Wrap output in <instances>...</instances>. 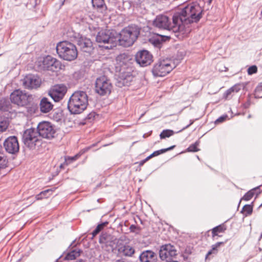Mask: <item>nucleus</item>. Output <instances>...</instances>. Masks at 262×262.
<instances>
[{"label":"nucleus","instance_id":"1","mask_svg":"<svg viewBox=\"0 0 262 262\" xmlns=\"http://www.w3.org/2000/svg\"><path fill=\"white\" fill-rule=\"evenodd\" d=\"M203 9L197 2L187 5L180 11L173 15L174 24H180L185 27V25L198 22L202 17Z\"/></svg>","mask_w":262,"mask_h":262},{"label":"nucleus","instance_id":"2","mask_svg":"<svg viewBox=\"0 0 262 262\" xmlns=\"http://www.w3.org/2000/svg\"><path fill=\"white\" fill-rule=\"evenodd\" d=\"M88 105V96L86 93L82 91H77L70 97L68 108L72 114H79L86 108Z\"/></svg>","mask_w":262,"mask_h":262},{"label":"nucleus","instance_id":"3","mask_svg":"<svg viewBox=\"0 0 262 262\" xmlns=\"http://www.w3.org/2000/svg\"><path fill=\"white\" fill-rule=\"evenodd\" d=\"M56 52L59 57L67 61L75 60L78 55L76 46L68 41H62L58 43L56 47Z\"/></svg>","mask_w":262,"mask_h":262},{"label":"nucleus","instance_id":"4","mask_svg":"<svg viewBox=\"0 0 262 262\" xmlns=\"http://www.w3.org/2000/svg\"><path fill=\"white\" fill-rule=\"evenodd\" d=\"M117 39L118 33L115 30H102L96 36V41L97 42L107 44L103 46L106 49H111L116 46Z\"/></svg>","mask_w":262,"mask_h":262},{"label":"nucleus","instance_id":"5","mask_svg":"<svg viewBox=\"0 0 262 262\" xmlns=\"http://www.w3.org/2000/svg\"><path fill=\"white\" fill-rule=\"evenodd\" d=\"M131 58L130 56L125 53L120 54L116 57V61L119 67H120V73L119 77V86H121V84L123 85H127L128 82L132 80V76L129 73L124 72V69L128 63L130 62Z\"/></svg>","mask_w":262,"mask_h":262},{"label":"nucleus","instance_id":"6","mask_svg":"<svg viewBox=\"0 0 262 262\" xmlns=\"http://www.w3.org/2000/svg\"><path fill=\"white\" fill-rule=\"evenodd\" d=\"M153 25L154 26L160 29L171 30L175 33H181L184 34L183 27L180 24H174L172 20V23H171L170 20L168 16L165 15H159L156 16V18L153 21Z\"/></svg>","mask_w":262,"mask_h":262},{"label":"nucleus","instance_id":"7","mask_svg":"<svg viewBox=\"0 0 262 262\" xmlns=\"http://www.w3.org/2000/svg\"><path fill=\"white\" fill-rule=\"evenodd\" d=\"M113 86L106 76L103 75L98 77L95 81V91L100 96H106L109 95L112 89Z\"/></svg>","mask_w":262,"mask_h":262},{"label":"nucleus","instance_id":"8","mask_svg":"<svg viewBox=\"0 0 262 262\" xmlns=\"http://www.w3.org/2000/svg\"><path fill=\"white\" fill-rule=\"evenodd\" d=\"M36 129L39 136L47 139L54 138L56 132L55 126L48 121L39 123Z\"/></svg>","mask_w":262,"mask_h":262},{"label":"nucleus","instance_id":"9","mask_svg":"<svg viewBox=\"0 0 262 262\" xmlns=\"http://www.w3.org/2000/svg\"><path fill=\"white\" fill-rule=\"evenodd\" d=\"M38 136L37 129L31 127L24 132L21 136V139L26 146L32 148L35 147L36 143L38 141Z\"/></svg>","mask_w":262,"mask_h":262},{"label":"nucleus","instance_id":"10","mask_svg":"<svg viewBox=\"0 0 262 262\" xmlns=\"http://www.w3.org/2000/svg\"><path fill=\"white\" fill-rule=\"evenodd\" d=\"M172 70V67L169 60H160L154 65L152 73L154 76L163 77L169 73Z\"/></svg>","mask_w":262,"mask_h":262},{"label":"nucleus","instance_id":"11","mask_svg":"<svg viewBox=\"0 0 262 262\" xmlns=\"http://www.w3.org/2000/svg\"><path fill=\"white\" fill-rule=\"evenodd\" d=\"M29 95L25 91L16 90L11 93L10 99L11 103L18 106H24L28 104Z\"/></svg>","mask_w":262,"mask_h":262},{"label":"nucleus","instance_id":"12","mask_svg":"<svg viewBox=\"0 0 262 262\" xmlns=\"http://www.w3.org/2000/svg\"><path fill=\"white\" fill-rule=\"evenodd\" d=\"M135 60L141 67H145L151 63L153 61V56L148 51L142 50L136 54Z\"/></svg>","mask_w":262,"mask_h":262},{"label":"nucleus","instance_id":"13","mask_svg":"<svg viewBox=\"0 0 262 262\" xmlns=\"http://www.w3.org/2000/svg\"><path fill=\"white\" fill-rule=\"evenodd\" d=\"M61 67L60 61L51 56H47L42 61V68L44 70L57 72L61 69Z\"/></svg>","mask_w":262,"mask_h":262},{"label":"nucleus","instance_id":"14","mask_svg":"<svg viewBox=\"0 0 262 262\" xmlns=\"http://www.w3.org/2000/svg\"><path fill=\"white\" fill-rule=\"evenodd\" d=\"M67 91V87L64 85L57 84L49 91L48 94L55 102H57L63 98Z\"/></svg>","mask_w":262,"mask_h":262},{"label":"nucleus","instance_id":"15","mask_svg":"<svg viewBox=\"0 0 262 262\" xmlns=\"http://www.w3.org/2000/svg\"><path fill=\"white\" fill-rule=\"evenodd\" d=\"M4 146L6 151L11 154H15L18 152L19 146L17 138L15 136H10L4 142Z\"/></svg>","mask_w":262,"mask_h":262},{"label":"nucleus","instance_id":"16","mask_svg":"<svg viewBox=\"0 0 262 262\" xmlns=\"http://www.w3.org/2000/svg\"><path fill=\"white\" fill-rule=\"evenodd\" d=\"M41 83V80L36 75H27L23 79V84L28 89H37Z\"/></svg>","mask_w":262,"mask_h":262},{"label":"nucleus","instance_id":"17","mask_svg":"<svg viewBox=\"0 0 262 262\" xmlns=\"http://www.w3.org/2000/svg\"><path fill=\"white\" fill-rule=\"evenodd\" d=\"M159 256L162 260H165L177 255V250L171 244H165L160 247Z\"/></svg>","mask_w":262,"mask_h":262},{"label":"nucleus","instance_id":"18","mask_svg":"<svg viewBox=\"0 0 262 262\" xmlns=\"http://www.w3.org/2000/svg\"><path fill=\"white\" fill-rule=\"evenodd\" d=\"M77 44L80 50L83 52L91 54L94 49L91 39L84 36H80L78 38Z\"/></svg>","mask_w":262,"mask_h":262},{"label":"nucleus","instance_id":"19","mask_svg":"<svg viewBox=\"0 0 262 262\" xmlns=\"http://www.w3.org/2000/svg\"><path fill=\"white\" fill-rule=\"evenodd\" d=\"M138 259L140 262H157L158 255L151 250H144L141 252Z\"/></svg>","mask_w":262,"mask_h":262},{"label":"nucleus","instance_id":"20","mask_svg":"<svg viewBox=\"0 0 262 262\" xmlns=\"http://www.w3.org/2000/svg\"><path fill=\"white\" fill-rule=\"evenodd\" d=\"M124 32L121 31L119 34L118 33L117 42H119L120 45L124 47H129L133 45L136 39L133 38L129 35H126Z\"/></svg>","mask_w":262,"mask_h":262},{"label":"nucleus","instance_id":"21","mask_svg":"<svg viewBox=\"0 0 262 262\" xmlns=\"http://www.w3.org/2000/svg\"><path fill=\"white\" fill-rule=\"evenodd\" d=\"M121 31L124 32L125 33V35H129L133 38L137 39L140 34V29L137 26L130 25L125 27Z\"/></svg>","mask_w":262,"mask_h":262},{"label":"nucleus","instance_id":"22","mask_svg":"<svg viewBox=\"0 0 262 262\" xmlns=\"http://www.w3.org/2000/svg\"><path fill=\"white\" fill-rule=\"evenodd\" d=\"M39 106L41 113H47L53 109V105L48 98L43 97L40 100Z\"/></svg>","mask_w":262,"mask_h":262},{"label":"nucleus","instance_id":"23","mask_svg":"<svg viewBox=\"0 0 262 262\" xmlns=\"http://www.w3.org/2000/svg\"><path fill=\"white\" fill-rule=\"evenodd\" d=\"M93 7L98 12L104 14L106 12L107 7L104 0H92Z\"/></svg>","mask_w":262,"mask_h":262},{"label":"nucleus","instance_id":"24","mask_svg":"<svg viewBox=\"0 0 262 262\" xmlns=\"http://www.w3.org/2000/svg\"><path fill=\"white\" fill-rule=\"evenodd\" d=\"M118 251L125 256L132 257L135 253V250L129 245L125 244L120 247L118 249Z\"/></svg>","mask_w":262,"mask_h":262},{"label":"nucleus","instance_id":"25","mask_svg":"<svg viewBox=\"0 0 262 262\" xmlns=\"http://www.w3.org/2000/svg\"><path fill=\"white\" fill-rule=\"evenodd\" d=\"M11 104L7 98L0 99V111L3 112H10L11 110Z\"/></svg>","mask_w":262,"mask_h":262},{"label":"nucleus","instance_id":"26","mask_svg":"<svg viewBox=\"0 0 262 262\" xmlns=\"http://www.w3.org/2000/svg\"><path fill=\"white\" fill-rule=\"evenodd\" d=\"M260 187V186H257L248 191L244 194L243 197L242 198V200L246 201L251 200L254 195L256 193V191L259 189ZM260 192L261 191L259 190L258 191L256 192V194L258 195V194L260 193Z\"/></svg>","mask_w":262,"mask_h":262},{"label":"nucleus","instance_id":"27","mask_svg":"<svg viewBox=\"0 0 262 262\" xmlns=\"http://www.w3.org/2000/svg\"><path fill=\"white\" fill-rule=\"evenodd\" d=\"M82 252V250L78 249L77 248L72 250L68 252L66 255L65 258L67 260H73L76 257L80 256V253Z\"/></svg>","mask_w":262,"mask_h":262},{"label":"nucleus","instance_id":"28","mask_svg":"<svg viewBox=\"0 0 262 262\" xmlns=\"http://www.w3.org/2000/svg\"><path fill=\"white\" fill-rule=\"evenodd\" d=\"M224 243H225L224 242H217L214 245H213L212 246L211 249H210L207 252V253L206 255V257H205L206 259H207L208 258L210 259V258H209V256L212 254L216 255L217 253V248H219L220 246L224 245Z\"/></svg>","mask_w":262,"mask_h":262},{"label":"nucleus","instance_id":"29","mask_svg":"<svg viewBox=\"0 0 262 262\" xmlns=\"http://www.w3.org/2000/svg\"><path fill=\"white\" fill-rule=\"evenodd\" d=\"M52 192L53 190L52 189H46L37 194L35 198L37 200H41L43 198H47L51 195Z\"/></svg>","mask_w":262,"mask_h":262},{"label":"nucleus","instance_id":"30","mask_svg":"<svg viewBox=\"0 0 262 262\" xmlns=\"http://www.w3.org/2000/svg\"><path fill=\"white\" fill-rule=\"evenodd\" d=\"M99 243L101 244H104L105 246H110L111 249H113L114 243L112 241L108 240V237L102 235L100 237Z\"/></svg>","mask_w":262,"mask_h":262},{"label":"nucleus","instance_id":"31","mask_svg":"<svg viewBox=\"0 0 262 262\" xmlns=\"http://www.w3.org/2000/svg\"><path fill=\"white\" fill-rule=\"evenodd\" d=\"M254 203L252 202L251 204H246L244 206L241 211L242 213H245L246 215H249L252 214Z\"/></svg>","mask_w":262,"mask_h":262},{"label":"nucleus","instance_id":"32","mask_svg":"<svg viewBox=\"0 0 262 262\" xmlns=\"http://www.w3.org/2000/svg\"><path fill=\"white\" fill-rule=\"evenodd\" d=\"M9 125V122L6 118L0 116V132L6 130Z\"/></svg>","mask_w":262,"mask_h":262},{"label":"nucleus","instance_id":"33","mask_svg":"<svg viewBox=\"0 0 262 262\" xmlns=\"http://www.w3.org/2000/svg\"><path fill=\"white\" fill-rule=\"evenodd\" d=\"M107 224V222H103L98 224L95 230L92 232L93 237L97 235Z\"/></svg>","mask_w":262,"mask_h":262},{"label":"nucleus","instance_id":"34","mask_svg":"<svg viewBox=\"0 0 262 262\" xmlns=\"http://www.w3.org/2000/svg\"><path fill=\"white\" fill-rule=\"evenodd\" d=\"M174 132L171 129H165L163 130L160 135L161 139H165L166 138H169L174 134Z\"/></svg>","mask_w":262,"mask_h":262},{"label":"nucleus","instance_id":"35","mask_svg":"<svg viewBox=\"0 0 262 262\" xmlns=\"http://www.w3.org/2000/svg\"><path fill=\"white\" fill-rule=\"evenodd\" d=\"M200 144V141L198 140L195 143L191 144L186 149L188 152H196L200 150L198 147Z\"/></svg>","mask_w":262,"mask_h":262},{"label":"nucleus","instance_id":"36","mask_svg":"<svg viewBox=\"0 0 262 262\" xmlns=\"http://www.w3.org/2000/svg\"><path fill=\"white\" fill-rule=\"evenodd\" d=\"M79 157V155L78 154L72 157H65L64 163L66 164V165L70 164L73 161H76Z\"/></svg>","mask_w":262,"mask_h":262},{"label":"nucleus","instance_id":"37","mask_svg":"<svg viewBox=\"0 0 262 262\" xmlns=\"http://www.w3.org/2000/svg\"><path fill=\"white\" fill-rule=\"evenodd\" d=\"M151 42L152 45L157 48H161V45L162 43V40L159 38H152L151 40Z\"/></svg>","mask_w":262,"mask_h":262},{"label":"nucleus","instance_id":"38","mask_svg":"<svg viewBox=\"0 0 262 262\" xmlns=\"http://www.w3.org/2000/svg\"><path fill=\"white\" fill-rule=\"evenodd\" d=\"M228 116L226 114L223 115L220 117H219L215 121V123L217 124L220 123H222L226 121V120L228 119Z\"/></svg>","mask_w":262,"mask_h":262},{"label":"nucleus","instance_id":"39","mask_svg":"<svg viewBox=\"0 0 262 262\" xmlns=\"http://www.w3.org/2000/svg\"><path fill=\"white\" fill-rule=\"evenodd\" d=\"M255 98H261L262 97V87L257 86L255 91Z\"/></svg>","mask_w":262,"mask_h":262},{"label":"nucleus","instance_id":"40","mask_svg":"<svg viewBox=\"0 0 262 262\" xmlns=\"http://www.w3.org/2000/svg\"><path fill=\"white\" fill-rule=\"evenodd\" d=\"M257 68L255 65L250 66L248 69V70H247L248 74L249 75H252L253 74H255L257 72Z\"/></svg>","mask_w":262,"mask_h":262},{"label":"nucleus","instance_id":"41","mask_svg":"<svg viewBox=\"0 0 262 262\" xmlns=\"http://www.w3.org/2000/svg\"><path fill=\"white\" fill-rule=\"evenodd\" d=\"M214 231L215 230L216 232L222 233L225 231L226 228L224 225H220L213 228Z\"/></svg>","mask_w":262,"mask_h":262},{"label":"nucleus","instance_id":"42","mask_svg":"<svg viewBox=\"0 0 262 262\" xmlns=\"http://www.w3.org/2000/svg\"><path fill=\"white\" fill-rule=\"evenodd\" d=\"M96 115V114L95 112H92L87 115L86 117H85V119L88 121H89L90 122H92L94 119Z\"/></svg>","mask_w":262,"mask_h":262},{"label":"nucleus","instance_id":"43","mask_svg":"<svg viewBox=\"0 0 262 262\" xmlns=\"http://www.w3.org/2000/svg\"><path fill=\"white\" fill-rule=\"evenodd\" d=\"M163 153H164V150H163V149H161L158 150H156V151H155L154 152H153L151 154V156H152L153 157H156V156H159Z\"/></svg>","mask_w":262,"mask_h":262},{"label":"nucleus","instance_id":"44","mask_svg":"<svg viewBox=\"0 0 262 262\" xmlns=\"http://www.w3.org/2000/svg\"><path fill=\"white\" fill-rule=\"evenodd\" d=\"M129 229H130V231L131 232L137 233V230H139V227H138V226H137L135 225H132L129 227Z\"/></svg>","mask_w":262,"mask_h":262},{"label":"nucleus","instance_id":"45","mask_svg":"<svg viewBox=\"0 0 262 262\" xmlns=\"http://www.w3.org/2000/svg\"><path fill=\"white\" fill-rule=\"evenodd\" d=\"M233 92L237 93L241 90V85L238 84H235L231 88Z\"/></svg>","mask_w":262,"mask_h":262},{"label":"nucleus","instance_id":"46","mask_svg":"<svg viewBox=\"0 0 262 262\" xmlns=\"http://www.w3.org/2000/svg\"><path fill=\"white\" fill-rule=\"evenodd\" d=\"M232 92L233 91H232V89L230 88L225 92V93L224 94V97L226 98H227L228 96L230 95Z\"/></svg>","mask_w":262,"mask_h":262},{"label":"nucleus","instance_id":"47","mask_svg":"<svg viewBox=\"0 0 262 262\" xmlns=\"http://www.w3.org/2000/svg\"><path fill=\"white\" fill-rule=\"evenodd\" d=\"M251 104V102L250 100H248L246 103L243 104V107L244 108L246 109L249 107Z\"/></svg>","mask_w":262,"mask_h":262},{"label":"nucleus","instance_id":"48","mask_svg":"<svg viewBox=\"0 0 262 262\" xmlns=\"http://www.w3.org/2000/svg\"><path fill=\"white\" fill-rule=\"evenodd\" d=\"M174 147H175V145H172V146H170V147H169L168 148H163V150H164V152H165L166 151H168L169 150L173 149Z\"/></svg>","mask_w":262,"mask_h":262},{"label":"nucleus","instance_id":"49","mask_svg":"<svg viewBox=\"0 0 262 262\" xmlns=\"http://www.w3.org/2000/svg\"><path fill=\"white\" fill-rule=\"evenodd\" d=\"M193 122H194V121H193V120H190V123H189L188 125H186L185 127H184L182 129V130H184V129H185L187 128L188 127H189L191 125H192V124L193 123Z\"/></svg>","mask_w":262,"mask_h":262},{"label":"nucleus","instance_id":"50","mask_svg":"<svg viewBox=\"0 0 262 262\" xmlns=\"http://www.w3.org/2000/svg\"><path fill=\"white\" fill-rule=\"evenodd\" d=\"M212 235L213 237H214L215 236L217 235V232H216L215 230L212 229Z\"/></svg>","mask_w":262,"mask_h":262},{"label":"nucleus","instance_id":"51","mask_svg":"<svg viewBox=\"0 0 262 262\" xmlns=\"http://www.w3.org/2000/svg\"><path fill=\"white\" fill-rule=\"evenodd\" d=\"M96 145V144H93L91 146H88L85 148L86 151H88V150L90 149L92 147L95 146Z\"/></svg>","mask_w":262,"mask_h":262},{"label":"nucleus","instance_id":"52","mask_svg":"<svg viewBox=\"0 0 262 262\" xmlns=\"http://www.w3.org/2000/svg\"><path fill=\"white\" fill-rule=\"evenodd\" d=\"M153 157L151 156V154L149 156H148V157H147L145 159V161H146V162L149 160V159H150L151 158H152Z\"/></svg>","mask_w":262,"mask_h":262},{"label":"nucleus","instance_id":"53","mask_svg":"<svg viewBox=\"0 0 262 262\" xmlns=\"http://www.w3.org/2000/svg\"><path fill=\"white\" fill-rule=\"evenodd\" d=\"M75 262H85V260H83L82 259L80 258V259H78L77 260H76Z\"/></svg>","mask_w":262,"mask_h":262},{"label":"nucleus","instance_id":"54","mask_svg":"<svg viewBox=\"0 0 262 262\" xmlns=\"http://www.w3.org/2000/svg\"><path fill=\"white\" fill-rule=\"evenodd\" d=\"M146 161H145V159L142 160L140 162V165H142L143 164H144V163H145Z\"/></svg>","mask_w":262,"mask_h":262},{"label":"nucleus","instance_id":"55","mask_svg":"<svg viewBox=\"0 0 262 262\" xmlns=\"http://www.w3.org/2000/svg\"><path fill=\"white\" fill-rule=\"evenodd\" d=\"M258 94L262 96V91L260 90L258 92Z\"/></svg>","mask_w":262,"mask_h":262},{"label":"nucleus","instance_id":"56","mask_svg":"<svg viewBox=\"0 0 262 262\" xmlns=\"http://www.w3.org/2000/svg\"><path fill=\"white\" fill-rule=\"evenodd\" d=\"M65 1H66V0H63V1L62 3V5H63V4H64V3Z\"/></svg>","mask_w":262,"mask_h":262},{"label":"nucleus","instance_id":"57","mask_svg":"<svg viewBox=\"0 0 262 262\" xmlns=\"http://www.w3.org/2000/svg\"><path fill=\"white\" fill-rule=\"evenodd\" d=\"M251 115H249L248 116V118H251Z\"/></svg>","mask_w":262,"mask_h":262},{"label":"nucleus","instance_id":"58","mask_svg":"<svg viewBox=\"0 0 262 262\" xmlns=\"http://www.w3.org/2000/svg\"><path fill=\"white\" fill-rule=\"evenodd\" d=\"M262 238V233H261V235H260V238Z\"/></svg>","mask_w":262,"mask_h":262},{"label":"nucleus","instance_id":"59","mask_svg":"<svg viewBox=\"0 0 262 262\" xmlns=\"http://www.w3.org/2000/svg\"><path fill=\"white\" fill-rule=\"evenodd\" d=\"M212 0H209V3H211Z\"/></svg>","mask_w":262,"mask_h":262},{"label":"nucleus","instance_id":"60","mask_svg":"<svg viewBox=\"0 0 262 262\" xmlns=\"http://www.w3.org/2000/svg\"><path fill=\"white\" fill-rule=\"evenodd\" d=\"M36 108H37L36 107H35V108L34 109V110H35ZM35 111H34V113H35Z\"/></svg>","mask_w":262,"mask_h":262},{"label":"nucleus","instance_id":"61","mask_svg":"<svg viewBox=\"0 0 262 262\" xmlns=\"http://www.w3.org/2000/svg\"><path fill=\"white\" fill-rule=\"evenodd\" d=\"M143 137L145 138V134L143 135Z\"/></svg>","mask_w":262,"mask_h":262},{"label":"nucleus","instance_id":"62","mask_svg":"<svg viewBox=\"0 0 262 262\" xmlns=\"http://www.w3.org/2000/svg\"><path fill=\"white\" fill-rule=\"evenodd\" d=\"M197 159H199V156H197Z\"/></svg>","mask_w":262,"mask_h":262},{"label":"nucleus","instance_id":"63","mask_svg":"<svg viewBox=\"0 0 262 262\" xmlns=\"http://www.w3.org/2000/svg\"><path fill=\"white\" fill-rule=\"evenodd\" d=\"M262 206V204L260 205V207Z\"/></svg>","mask_w":262,"mask_h":262}]
</instances>
